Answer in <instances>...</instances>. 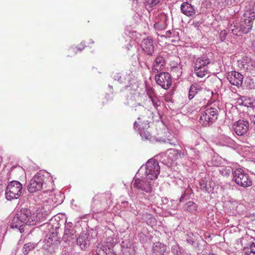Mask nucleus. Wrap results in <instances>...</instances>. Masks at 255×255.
<instances>
[{
    "instance_id": "f257e3e1",
    "label": "nucleus",
    "mask_w": 255,
    "mask_h": 255,
    "mask_svg": "<svg viewBox=\"0 0 255 255\" xmlns=\"http://www.w3.org/2000/svg\"><path fill=\"white\" fill-rule=\"evenodd\" d=\"M41 214L31 213L27 208H22L13 218L11 227L18 229L20 233L24 232L23 226L26 225H35L37 223H42L46 220L45 217H41Z\"/></svg>"
},
{
    "instance_id": "f03ea898",
    "label": "nucleus",
    "mask_w": 255,
    "mask_h": 255,
    "mask_svg": "<svg viewBox=\"0 0 255 255\" xmlns=\"http://www.w3.org/2000/svg\"><path fill=\"white\" fill-rule=\"evenodd\" d=\"M244 14L240 22H234L231 24L229 30L236 35L240 36L241 33H248L252 28L255 19L254 5L253 2H246Z\"/></svg>"
},
{
    "instance_id": "7ed1b4c3",
    "label": "nucleus",
    "mask_w": 255,
    "mask_h": 255,
    "mask_svg": "<svg viewBox=\"0 0 255 255\" xmlns=\"http://www.w3.org/2000/svg\"><path fill=\"white\" fill-rule=\"evenodd\" d=\"M50 184H52V178L49 173L40 171L30 180L27 189L30 193H34L43 187L46 188Z\"/></svg>"
},
{
    "instance_id": "20e7f679",
    "label": "nucleus",
    "mask_w": 255,
    "mask_h": 255,
    "mask_svg": "<svg viewBox=\"0 0 255 255\" xmlns=\"http://www.w3.org/2000/svg\"><path fill=\"white\" fill-rule=\"evenodd\" d=\"M217 109L212 107L201 109L199 114V122L204 126H208L215 122L218 118Z\"/></svg>"
},
{
    "instance_id": "39448f33",
    "label": "nucleus",
    "mask_w": 255,
    "mask_h": 255,
    "mask_svg": "<svg viewBox=\"0 0 255 255\" xmlns=\"http://www.w3.org/2000/svg\"><path fill=\"white\" fill-rule=\"evenodd\" d=\"M22 185L19 181L13 180L8 183L5 192V198L8 201L18 199L22 191Z\"/></svg>"
},
{
    "instance_id": "423d86ee",
    "label": "nucleus",
    "mask_w": 255,
    "mask_h": 255,
    "mask_svg": "<svg viewBox=\"0 0 255 255\" xmlns=\"http://www.w3.org/2000/svg\"><path fill=\"white\" fill-rule=\"evenodd\" d=\"M233 175L235 182L239 186L248 187L252 185V181L249 175L242 168L236 169L233 173Z\"/></svg>"
},
{
    "instance_id": "0eeeda50",
    "label": "nucleus",
    "mask_w": 255,
    "mask_h": 255,
    "mask_svg": "<svg viewBox=\"0 0 255 255\" xmlns=\"http://www.w3.org/2000/svg\"><path fill=\"white\" fill-rule=\"evenodd\" d=\"M144 169L146 178L151 181L156 179L160 173V166L158 162L154 159H150L147 161Z\"/></svg>"
},
{
    "instance_id": "6e6552de",
    "label": "nucleus",
    "mask_w": 255,
    "mask_h": 255,
    "mask_svg": "<svg viewBox=\"0 0 255 255\" xmlns=\"http://www.w3.org/2000/svg\"><path fill=\"white\" fill-rule=\"evenodd\" d=\"M152 181L146 178H134L132 187L138 190L146 193H151L152 191Z\"/></svg>"
},
{
    "instance_id": "1a4fd4ad",
    "label": "nucleus",
    "mask_w": 255,
    "mask_h": 255,
    "mask_svg": "<svg viewBox=\"0 0 255 255\" xmlns=\"http://www.w3.org/2000/svg\"><path fill=\"white\" fill-rule=\"evenodd\" d=\"M76 231L71 222L65 224L64 234L62 237L63 241L69 246H72L76 239Z\"/></svg>"
},
{
    "instance_id": "9d476101",
    "label": "nucleus",
    "mask_w": 255,
    "mask_h": 255,
    "mask_svg": "<svg viewBox=\"0 0 255 255\" xmlns=\"http://www.w3.org/2000/svg\"><path fill=\"white\" fill-rule=\"evenodd\" d=\"M114 241L113 239L109 238L108 242L106 244H99L97 246L96 250L98 255H116L112 252V248L114 246Z\"/></svg>"
},
{
    "instance_id": "9b49d317",
    "label": "nucleus",
    "mask_w": 255,
    "mask_h": 255,
    "mask_svg": "<svg viewBox=\"0 0 255 255\" xmlns=\"http://www.w3.org/2000/svg\"><path fill=\"white\" fill-rule=\"evenodd\" d=\"M155 79L157 84L164 89H168L172 83L171 76L167 72H161L156 75Z\"/></svg>"
},
{
    "instance_id": "f8f14e48",
    "label": "nucleus",
    "mask_w": 255,
    "mask_h": 255,
    "mask_svg": "<svg viewBox=\"0 0 255 255\" xmlns=\"http://www.w3.org/2000/svg\"><path fill=\"white\" fill-rule=\"evenodd\" d=\"M249 128V123L247 121L239 120L236 122L233 128L235 133L238 135H243L245 134Z\"/></svg>"
},
{
    "instance_id": "ddd939ff",
    "label": "nucleus",
    "mask_w": 255,
    "mask_h": 255,
    "mask_svg": "<svg viewBox=\"0 0 255 255\" xmlns=\"http://www.w3.org/2000/svg\"><path fill=\"white\" fill-rule=\"evenodd\" d=\"M227 78L232 85L239 87L242 85L244 77L238 72L232 71L229 73Z\"/></svg>"
},
{
    "instance_id": "4468645a",
    "label": "nucleus",
    "mask_w": 255,
    "mask_h": 255,
    "mask_svg": "<svg viewBox=\"0 0 255 255\" xmlns=\"http://www.w3.org/2000/svg\"><path fill=\"white\" fill-rule=\"evenodd\" d=\"M180 9L182 13L188 17H193L196 14V9L188 1L183 2L180 6Z\"/></svg>"
},
{
    "instance_id": "2eb2a0df",
    "label": "nucleus",
    "mask_w": 255,
    "mask_h": 255,
    "mask_svg": "<svg viewBox=\"0 0 255 255\" xmlns=\"http://www.w3.org/2000/svg\"><path fill=\"white\" fill-rule=\"evenodd\" d=\"M76 242L82 250H86L90 245L89 236L87 234L82 233L78 238H76Z\"/></svg>"
},
{
    "instance_id": "dca6fc26",
    "label": "nucleus",
    "mask_w": 255,
    "mask_h": 255,
    "mask_svg": "<svg viewBox=\"0 0 255 255\" xmlns=\"http://www.w3.org/2000/svg\"><path fill=\"white\" fill-rule=\"evenodd\" d=\"M143 50L148 55H151L154 51V47L152 38L148 37L144 39L141 44Z\"/></svg>"
},
{
    "instance_id": "f3484780",
    "label": "nucleus",
    "mask_w": 255,
    "mask_h": 255,
    "mask_svg": "<svg viewBox=\"0 0 255 255\" xmlns=\"http://www.w3.org/2000/svg\"><path fill=\"white\" fill-rule=\"evenodd\" d=\"M165 64V59L163 57L157 56L152 65V71L154 73H158L162 70Z\"/></svg>"
},
{
    "instance_id": "a211bd4d",
    "label": "nucleus",
    "mask_w": 255,
    "mask_h": 255,
    "mask_svg": "<svg viewBox=\"0 0 255 255\" xmlns=\"http://www.w3.org/2000/svg\"><path fill=\"white\" fill-rule=\"evenodd\" d=\"M203 89V85L200 83H194L192 84L188 91V98L192 100L195 96Z\"/></svg>"
},
{
    "instance_id": "6ab92c4d",
    "label": "nucleus",
    "mask_w": 255,
    "mask_h": 255,
    "mask_svg": "<svg viewBox=\"0 0 255 255\" xmlns=\"http://www.w3.org/2000/svg\"><path fill=\"white\" fill-rule=\"evenodd\" d=\"M146 94L150 99V101L151 102L154 108L157 110V108L160 106L161 103L158 98L155 96L153 90L151 88H147Z\"/></svg>"
},
{
    "instance_id": "aec40b11",
    "label": "nucleus",
    "mask_w": 255,
    "mask_h": 255,
    "mask_svg": "<svg viewBox=\"0 0 255 255\" xmlns=\"http://www.w3.org/2000/svg\"><path fill=\"white\" fill-rule=\"evenodd\" d=\"M211 62V60L207 56L203 55L197 58L194 62V68H207V66Z\"/></svg>"
},
{
    "instance_id": "412c9836",
    "label": "nucleus",
    "mask_w": 255,
    "mask_h": 255,
    "mask_svg": "<svg viewBox=\"0 0 255 255\" xmlns=\"http://www.w3.org/2000/svg\"><path fill=\"white\" fill-rule=\"evenodd\" d=\"M152 255H168L166 246L160 242L155 243L153 246Z\"/></svg>"
},
{
    "instance_id": "4be33fe9",
    "label": "nucleus",
    "mask_w": 255,
    "mask_h": 255,
    "mask_svg": "<svg viewBox=\"0 0 255 255\" xmlns=\"http://www.w3.org/2000/svg\"><path fill=\"white\" fill-rule=\"evenodd\" d=\"M170 151L169 157L170 158L173 157V158L170 161H168L167 163L165 162V159L162 161L163 163L166 165L167 166H170L171 165L172 161L173 160L181 158L184 156V153L179 150L172 149H170Z\"/></svg>"
},
{
    "instance_id": "5701e85b",
    "label": "nucleus",
    "mask_w": 255,
    "mask_h": 255,
    "mask_svg": "<svg viewBox=\"0 0 255 255\" xmlns=\"http://www.w3.org/2000/svg\"><path fill=\"white\" fill-rule=\"evenodd\" d=\"M131 76L127 73H116L114 78L120 83L127 84L130 82Z\"/></svg>"
},
{
    "instance_id": "b1692460",
    "label": "nucleus",
    "mask_w": 255,
    "mask_h": 255,
    "mask_svg": "<svg viewBox=\"0 0 255 255\" xmlns=\"http://www.w3.org/2000/svg\"><path fill=\"white\" fill-rule=\"evenodd\" d=\"M145 3L140 0H133L132 6L135 11L138 12L144 7Z\"/></svg>"
},
{
    "instance_id": "393cba45",
    "label": "nucleus",
    "mask_w": 255,
    "mask_h": 255,
    "mask_svg": "<svg viewBox=\"0 0 255 255\" xmlns=\"http://www.w3.org/2000/svg\"><path fill=\"white\" fill-rule=\"evenodd\" d=\"M133 127L134 129H137V130L139 131L147 129L149 127V125L147 121L142 123H140V122H137L135 121L133 124Z\"/></svg>"
},
{
    "instance_id": "a878e982",
    "label": "nucleus",
    "mask_w": 255,
    "mask_h": 255,
    "mask_svg": "<svg viewBox=\"0 0 255 255\" xmlns=\"http://www.w3.org/2000/svg\"><path fill=\"white\" fill-rule=\"evenodd\" d=\"M200 187L201 190L205 193H210L213 190L212 186L210 183H208L204 180H202L200 182Z\"/></svg>"
},
{
    "instance_id": "bb28decb",
    "label": "nucleus",
    "mask_w": 255,
    "mask_h": 255,
    "mask_svg": "<svg viewBox=\"0 0 255 255\" xmlns=\"http://www.w3.org/2000/svg\"><path fill=\"white\" fill-rule=\"evenodd\" d=\"M197 206L193 201H188L184 205V208L185 210L190 213H194L197 211Z\"/></svg>"
},
{
    "instance_id": "cd10ccee",
    "label": "nucleus",
    "mask_w": 255,
    "mask_h": 255,
    "mask_svg": "<svg viewBox=\"0 0 255 255\" xmlns=\"http://www.w3.org/2000/svg\"><path fill=\"white\" fill-rule=\"evenodd\" d=\"M105 201L104 195H97L93 198V205H98L99 202H100L101 204L104 205L105 203Z\"/></svg>"
},
{
    "instance_id": "c85d7f7f",
    "label": "nucleus",
    "mask_w": 255,
    "mask_h": 255,
    "mask_svg": "<svg viewBox=\"0 0 255 255\" xmlns=\"http://www.w3.org/2000/svg\"><path fill=\"white\" fill-rule=\"evenodd\" d=\"M192 193V189L188 185L187 188L184 191V193L181 195L179 198V202H182L185 200H187L190 195Z\"/></svg>"
},
{
    "instance_id": "c756f323",
    "label": "nucleus",
    "mask_w": 255,
    "mask_h": 255,
    "mask_svg": "<svg viewBox=\"0 0 255 255\" xmlns=\"http://www.w3.org/2000/svg\"><path fill=\"white\" fill-rule=\"evenodd\" d=\"M36 247V245L33 243H28L25 244L22 248L23 254L26 255L28 254L29 252L34 249Z\"/></svg>"
},
{
    "instance_id": "7c9ffc66",
    "label": "nucleus",
    "mask_w": 255,
    "mask_h": 255,
    "mask_svg": "<svg viewBox=\"0 0 255 255\" xmlns=\"http://www.w3.org/2000/svg\"><path fill=\"white\" fill-rule=\"evenodd\" d=\"M207 68H194V73L196 75L200 78H203L207 74Z\"/></svg>"
},
{
    "instance_id": "2f4dec72",
    "label": "nucleus",
    "mask_w": 255,
    "mask_h": 255,
    "mask_svg": "<svg viewBox=\"0 0 255 255\" xmlns=\"http://www.w3.org/2000/svg\"><path fill=\"white\" fill-rule=\"evenodd\" d=\"M186 153L191 158H198V151H196L194 148H188V150H186Z\"/></svg>"
},
{
    "instance_id": "473e14b6",
    "label": "nucleus",
    "mask_w": 255,
    "mask_h": 255,
    "mask_svg": "<svg viewBox=\"0 0 255 255\" xmlns=\"http://www.w3.org/2000/svg\"><path fill=\"white\" fill-rule=\"evenodd\" d=\"M159 2L160 0H148L145 3V7L148 9V8L157 5Z\"/></svg>"
},
{
    "instance_id": "72a5a7b5",
    "label": "nucleus",
    "mask_w": 255,
    "mask_h": 255,
    "mask_svg": "<svg viewBox=\"0 0 255 255\" xmlns=\"http://www.w3.org/2000/svg\"><path fill=\"white\" fill-rule=\"evenodd\" d=\"M138 131L142 139L147 140L150 139V133L147 130V129L139 130Z\"/></svg>"
},
{
    "instance_id": "f704fd0d",
    "label": "nucleus",
    "mask_w": 255,
    "mask_h": 255,
    "mask_svg": "<svg viewBox=\"0 0 255 255\" xmlns=\"http://www.w3.org/2000/svg\"><path fill=\"white\" fill-rule=\"evenodd\" d=\"M246 86L249 89H253L255 87V83L252 79L248 78L245 81Z\"/></svg>"
},
{
    "instance_id": "c9c22d12",
    "label": "nucleus",
    "mask_w": 255,
    "mask_h": 255,
    "mask_svg": "<svg viewBox=\"0 0 255 255\" xmlns=\"http://www.w3.org/2000/svg\"><path fill=\"white\" fill-rule=\"evenodd\" d=\"M166 24L164 21L157 22L154 24V27L158 30H161L165 28Z\"/></svg>"
},
{
    "instance_id": "e433bc0d",
    "label": "nucleus",
    "mask_w": 255,
    "mask_h": 255,
    "mask_svg": "<svg viewBox=\"0 0 255 255\" xmlns=\"http://www.w3.org/2000/svg\"><path fill=\"white\" fill-rule=\"evenodd\" d=\"M220 3H222V5L225 7L232 5L236 2V0H219Z\"/></svg>"
},
{
    "instance_id": "4c0bfd02",
    "label": "nucleus",
    "mask_w": 255,
    "mask_h": 255,
    "mask_svg": "<svg viewBox=\"0 0 255 255\" xmlns=\"http://www.w3.org/2000/svg\"><path fill=\"white\" fill-rule=\"evenodd\" d=\"M132 110L138 111L139 113H142L145 111V108L140 104H137L135 107L132 108Z\"/></svg>"
},
{
    "instance_id": "58836bf2",
    "label": "nucleus",
    "mask_w": 255,
    "mask_h": 255,
    "mask_svg": "<svg viewBox=\"0 0 255 255\" xmlns=\"http://www.w3.org/2000/svg\"><path fill=\"white\" fill-rule=\"evenodd\" d=\"M16 171H20L22 172H23V169L21 167H20L19 166L13 167L11 168V173H14Z\"/></svg>"
},
{
    "instance_id": "ea45409f",
    "label": "nucleus",
    "mask_w": 255,
    "mask_h": 255,
    "mask_svg": "<svg viewBox=\"0 0 255 255\" xmlns=\"http://www.w3.org/2000/svg\"><path fill=\"white\" fill-rule=\"evenodd\" d=\"M171 205L170 206V208L173 210H176L178 208V204L177 203V202L173 200L171 201Z\"/></svg>"
},
{
    "instance_id": "a19ab883",
    "label": "nucleus",
    "mask_w": 255,
    "mask_h": 255,
    "mask_svg": "<svg viewBox=\"0 0 255 255\" xmlns=\"http://www.w3.org/2000/svg\"><path fill=\"white\" fill-rule=\"evenodd\" d=\"M255 253V244H253L250 247V251L246 253Z\"/></svg>"
},
{
    "instance_id": "79ce46f5",
    "label": "nucleus",
    "mask_w": 255,
    "mask_h": 255,
    "mask_svg": "<svg viewBox=\"0 0 255 255\" xmlns=\"http://www.w3.org/2000/svg\"><path fill=\"white\" fill-rule=\"evenodd\" d=\"M186 241L188 243L191 245H193L194 243V241L193 240V238L190 237L189 238L187 239L186 240Z\"/></svg>"
},
{
    "instance_id": "37998d69",
    "label": "nucleus",
    "mask_w": 255,
    "mask_h": 255,
    "mask_svg": "<svg viewBox=\"0 0 255 255\" xmlns=\"http://www.w3.org/2000/svg\"><path fill=\"white\" fill-rule=\"evenodd\" d=\"M135 47H133L131 44H128L126 46V49L128 50H129L130 49H135Z\"/></svg>"
},
{
    "instance_id": "c03bdc74",
    "label": "nucleus",
    "mask_w": 255,
    "mask_h": 255,
    "mask_svg": "<svg viewBox=\"0 0 255 255\" xmlns=\"http://www.w3.org/2000/svg\"><path fill=\"white\" fill-rule=\"evenodd\" d=\"M162 203L164 204H166L168 202V199L166 197H163L161 199Z\"/></svg>"
},
{
    "instance_id": "a18cd8bd",
    "label": "nucleus",
    "mask_w": 255,
    "mask_h": 255,
    "mask_svg": "<svg viewBox=\"0 0 255 255\" xmlns=\"http://www.w3.org/2000/svg\"><path fill=\"white\" fill-rule=\"evenodd\" d=\"M227 140H228V143L229 144H231V143H232V142H233V141H232V140H231V138H227Z\"/></svg>"
},
{
    "instance_id": "49530a36",
    "label": "nucleus",
    "mask_w": 255,
    "mask_h": 255,
    "mask_svg": "<svg viewBox=\"0 0 255 255\" xmlns=\"http://www.w3.org/2000/svg\"><path fill=\"white\" fill-rule=\"evenodd\" d=\"M253 48L254 50H255V40L253 41L252 43Z\"/></svg>"
},
{
    "instance_id": "de8ad7c7",
    "label": "nucleus",
    "mask_w": 255,
    "mask_h": 255,
    "mask_svg": "<svg viewBox=\"0 0 255 255\" xmlns=\"http://www.w3.org/2000/svg\"><path fill=\"white\" fill-rule=\"evenodd\" d=\"M221 34L222 35H224V36L226 35V31H225V30H224V31H222L221 32Z\"/></svg>"
},
{
    "instance_id": "09e8293b",
    "label": "nucleus",
    "mask_w": 255,
    "mask_h": 255,
    "mask_svg": "<svg viewBox=\"0 0 255 255\" xmlns=\"http://www.w3.org/2000/svg\"><path fill=\"white\" fill-rule=\"evenodd\" d=\"M171 34V32L170 30H168L166 32V34L168 36H169V35H170Z\"/></svg>"
},
{
    "instance_id": "8fccbe9b",
    "label": "nucleus",
    "mask_w": 255,
    "mask_h": 255,
    "mask_svg": "<svg viewBox=\"0 0 255 255\" xmlns=\"http://www.w3.org/2000/svg\"><path fill=\"white\" fill-rule=\"evenodd\" d=\"M246 255H255V253H247Z\"/></svg>"
},
{
    "instance_id": "3c124183",
    "label": "nucleus",
    "mask_w": 255,
    "mask_h": 255,
    "mask_svg": "<svg viewBox=\"0 0 255 255\" xmlns=\"http://www.w3.org/2000/svg\"><path fill=\"white\" fill-rule=\"evenodd\" d=\"M137 120H138V121H139V120H140V118H138Z\"/></svg>"
},
{
    "instance_id": "603ef678",
    "label": "nucleus",
    "mask_w": 255,
    "mask_h": 255,
    "mask_svg": "<svg viewBox=\"0 0 255 255\" xmlns=\"http://www.w3.org/2000/svg\"><path fill=\"white\" fill-rule=\"evenodd\" d=\"M188 1H192L193 0H187Z\"/></svg>"
},
{
    "instance_id": "864d4df0",
    "label": "nucleus",
    "mask_w": 255,
    "mask_h": 255,
    "mask_svg": "<svg viewBox=\"0 0 255 255\" xmlns=\"http://www.w3.org/2000/svg\"><path fill=\"white\" fill-rule=\"evenodd\" d=\"M78 49L80 50V51L82 50V49H81V48H78Z\"/></svg>"
},
{
    "instance_id": "5fc2aeb1",
    "label": "nucleus",
    "mask_w": 255,
    "mask_h": 255,
    "mask_svg": "<svg viewBox=\"0 0 255 255\" xmlns=\"http://www.w3.org/2000/svg\"><path fill=\"white\" fill-rule=\"evenodd\" d=\"M91 43H94V41H93L91 40Z\"/></svg>"
},
{
    "instance_id": "6e6d98bb",
    "label": "nucleus",
    "mask_w": 255,
    "mask_h": 255,
    "mask_svg": "<svg viewBox=\"0 0 255 255\" xmlns=\"http://www.w3.org/2000/svg\"><path fill=\"white\" fill-rule=\"evenodd\" d=\"M210 255H215L212 254H210Z\"/></svg>"
}]
</instances>
